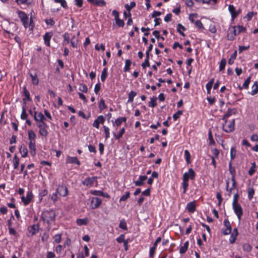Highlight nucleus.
Listing matches in <instances>:
<instances>
[{"instance_id":"f257e3e1","label":"nucleus","mask_w":258,"mask_h":258,"mask_svg":"<svg viewBox=\"0 0 258 258\" xmlns=\"http://www.w3.org/2000/svg\"><path fill=\"white\" fill-rule=\"evenodd\" d=\"M55 212L52 209L45 210L42 213L41 219L44 223L47 224V229L48 230L51 228V223L55 221Z\"/></svg>"},{"instance_id":"f03ea898","label":"nucleus","mask_w":258,"mask_h":258,"mask_svg":"<svg viewBox=\"0 0 258 258\" xmlns=\"http://www.w3.org/2000/svg\"><path fill=\"white\" fill-rule=\"evenodd\" d=\"M18 17L20 19L24 27L26 29L29 27V18L28 15L23 11H17Z\"/></svg>"},{"instance_id":"7ed1b4c3","label":"nucleus","mask_w":258,"mask_h":258,"mask_svg":"<svg viewBox=\"0 0 258 258\" xmlns=\"http://www.w3.org/2000/svg\"><path fill=\"white\" fill-rule=\"evenodd\" d=\"M234 125L235 119H233L230 121L225 120L223 125V130L226 133H230L234 130Z\"/></svg>"},{"instance_id":"20e7f679","label":"nucleus","mask_w":258,"mask_h":258,"mask_svg":"<svg viewBox=\"0 0 258 258\" xmlns=\"http://www.w3.org/2000/svg\"><path fill=\"white\" fill-rule=\"evenodd\" d=\"M232 207L235 214L237 215L239 220H240L243 215V210L241 205L239 204H236L232 205Z\"/></svg>"},{"instance_id":"39448f33","label":"nucleus","mask_w":258,"mask_h":258,"mask_svg":"<svg viewBox=\"0 0 258 258\" xmlns=\"http://www.w3.org/2000/svg\"><path fill=\"white\" fill-rule=\"evenodd\" d=\"M60 196L66 197L68 194V189L64 184L59 185L56 190Z\"/></svg>"},{"instance_id":"423d86ee","label":"nucleus","mask_w":258,"mask_h":258,"mask_svg":"<svg viewBox=\"0 0 258 258\" xmlns=\"http://www.w3.org/2000/svg\"><path fill=\"white\" fill-rule=\"evenodd\" d=\"M102 203V200L98 197H92L90 203V207L95 209L100 206Z\"/></svg>"},{"instance_id":"0eeeda50","label":"nucleus","mask_w":258,"mask_h":258,"mask_svg":"<svg viewBox=\"0 0 258 258\" xmlns=\"http://www.w3.org/2000/svg\"><path fill=\"white\" fill-rule=\"evenodd\" d=\"M33 198V195L32 191H28L27 192L26 197L22 196L21 200L23 202L24 205H28Z\"/></svg>"},{"instance_id":"6e6552de","label":"nucleus","mask_w":258,"mask_h":258,"mask_svg":"<svg viewBox=\"0 0 258 258\" xmlns=\"http://www.w3.org/2000/svg\"><path fill=\"white\" fill-rule=\"evenodd\" d=\"M196 176V173L194 170L190 168L187 172H185L183 175L182 179H186L188 181L189 179L194 180Z\"/></svg>"},{"instance_id":"1a4fd4ad","label":"nucleus","mask_w":258,"mask_h":258,"mask_svg":"<svg viewBox=\"0 0 258 258\" xmlns=\"http://www.w3.org/2000/svg\"><path fill=\"white\" fill-rule=\"evenodd\" d=\"M105 120V117L103 115H99L93 123V126L98 129L100 127V124L104 123Z\"/></svg>"},{"instance_id":"9d476101","label":"nucleus","mask_w":258,"mask_h":258,"mask_svg":"<svg viewBox=\"0 0 258 258\" xmlns=\"http://www.w3.org/2000/svg\"><path fill=\"white\" fill-rule=\"evenodd\" d=\"M236 27L233 26L231 28H229L228 31V34L227 35V38L228 40H234L235 36L236 35Z\"/></svg>"},{"instance_id":"9b49d317","label":"nucleus","mask_w":258,"mask_h":258,"mask_svg":"<svg viewBox=\"0 0 258 258\" xmlns=\"http://www.w3.org/2000/svg\"><path fill=\"white\" fill-rule=\"evenodd\" d=\"M228 10L231 15L232 20L235 19L241 12L240 10H239L238 11H236L234 6L232 5H229Z\"/></svg>"},{"instance_id":"f8f14e48","label":"nucleus","mask_w":258,"mask_h":258,"mask_svg":"<svg viewBox=\"0 0 258 258\" xmlns=\"http://www.w3.org/2000/svg\"><path fill=\"white\" fill-rule=\"evenodd\" d=\"M52 36H53V33L52 32H46L43 35V40L44 41V43L47 46H50V40L51 37H52Z\"/></svg>"},{"instance_id":"ddd939ff","label":"nucleus","mask_w":258,"mask_h":258,"mask_svg":"<svg viewBox=\"0 0 258 258\" xmlns=\"http://www.w3.org/2000/svg\"><path fill=\"white\" fill-rule=\"evenodd\" d=\"M26 99L23 98V107H22V111L21 115V118L23 120L26 119L28 116V115L26 113Z\"/></svg>"},{"instance_id":"4468645a","label":"nucleus","mask_w":258,"mask_h":258,"mask_svg":"<svg viewBox=\"0 0 258 258\" xmlns=\"http://www.w3.org/2000/svg\"><path fill=\"white\" fill-rule=\"evenodd\" d=\"M96 177H92L85 178L83 181V184L87 186H91L96 180Z\"/></svg>"},{"instance_id":"2eb2a0df","label":"nucleus","mask_w":258,"mask_h":258,"mask_svg":"<svg viewBox=\"0 0 258 258\" xmlns=\"http://www.w3.org/2000/svg\"><path fill=\"white\" fill-rule=\"evenodd\" d=\"M39 225L38 224H35L33 225L32 226H30L28 228V230L29 233L31 234V236H33L36 234L39 231Z\"/></svg>"},{"instance_id":"dca6fc26","label":"nucleus","mask_w":258,"mask_h":258,"mask_svg":"<svg viewBox=\"0 0 258 258\" xmlns=\"http://www.w3.org/2000/svg\"><path fill=\"white\" fill-rule=\"evenodd\" d=\"M90 3H91L96 6L103 7L106 5L104 0H87Z\"/></svg>"},{"instance_id":"f3484780","label":"nucleus","mask_w":258,"mask_h":258,"mask_svg":"<svg viewBox=\"0 0 258 258\" xmlns=\"http://www.w3.org/2000/svg\"><path fill=\"white\" fill-rule=\"evenodd\" d=\"M66 163L76 164L79 166H80L81 164L80 162L76 157H72L70 156H68L66 159Z\"/></svg>"},{"instance_id":"a211bd4d","label":"nucleus","mask_w":258,"mask_h":258,"mask_svg":"<svg viewBox=\"0 0 258 258\" xmlns=\"http://www.w3.org/2000/svg\"><path fill=\"white\" fill-rule=\"evenodd\" d=\"M93 195L102 196L108 199L110 198V196L106 192H104L101 190H93L91 191Z\"/></svg>"},{"instance_id":"6ab92c4d","label":"nucleus","mask_w":258,"mask_h":258,"mask_svg":"<svg viewBox=\"0 0 258 258\" xmlns=\"http://www.w3.org/2000/svg\"><path fill=\"white\" fill-rule=\"evenodd\" d=\"M236 113V109L235 108H229L226 113L223 116L222 120H226V118L229 117L232 114H235Z\"/></svg>"},{"instance_id":"aec40b11","label":"nucleus","mask_w":258,"mask_h":258,"mask_svg":"<svg viewBox=\"0 0 258 258\" xmlns=\"http://www.w3.org/2000/svg\"><path fill=\"white\" fill-rule=\"evenodd\" d=\"M147 179V176L146 175H141L139 176V179L137 181H134V183L136 186H142L144 181Z\"/></svg>"},{"instance_id":"412c9836","label":"nucleus","mask_w":258,"mask_h":258,"mask_svg":"<svg viewBox=\"0 0 258 258\" xmlns=\"http://www.w3.org/2000/svg\"><path fill=\"white\" fill-rule=\"evenodd\" d=\"M34 119L36 121H42V120H45V117L41 112L37 113L36 111L34 112Z\"/></svg>"},{"instance_id":"4be33fe9","label":"nucleus","mask_w":258,"mask_h":258,"mask_svg":"<svg viewBox=\"0 0 258 258\" xmlns=\"http://www.w3.org/2000/svg\"><path fill=\"white\" fill-rule=\"evenodd\" d=\"M29 148L32 156H35L36 155V142H29Z\"/></svg>"},{"instance_id":"5701e85b","label":"nucleus","mask_w":258,"mask_h":258,"mask_svg":"<svg viewBox=\"0 0 258 258\" xmlns=\"http://www.w3.org/2000/svg\"><path fill=\"white\" fill-rule=\"evenodd\" d=\"M186 209L190 213H194L196 210V206L195 201L188 203L186 206Z\"/></svg>"},{"instance_id":"b1692460","label":"nucleus","mask_w":258,"mask_h":258,"mask_svg":"<svg viewBox=\"0 0 258 258\" xmlns=\"http://www.w3.org/2000/svg\"><path fill=\"white\" fill-rule=\"evenodd\" d=\"M19 152L21 154L22 157H26L28 155V150L26 146L22 145L19 148Z\"/></svg>"},{"instance_id":"393cba45","label":"nucleus","mask_w":258,"mask_h":258,"mask_svg":"<svg viewBox=\"0 0 258 258\" xmlns=\"http://www.w3.org/2000/svg\"><path fill=\"white\" fill-rule=\"evenodd\" d=\"M48 125L39 127V134L44 137H46L48 135V132L47 131Z\"/></svg>"},{"instance_id":"a878e982","label":"nucleus","mask_w":258,"mask_h":258,"mask_svg":"<svg viewBox=\"0 0 258 258\" xmlns=\"http://www.w3.org/2000/svg\"><path fill=\"white\" fill-rule=\"evenodd\" d=\"M28 139L29 142H35L36 135L32 130L28 131Z\"/></svg>"},{"instance_id":"bb28decb","label":"nucleus","mask_w":258,"mask_h":258,"mask_svg":"<svg viewBox=\"0 0 258 258\" xmlns=\"http://www.w3.org/2000/svg\"><path fill=\"white\" fill-rule=\"evenodd\" d=\"M231 180L232 181V185L230 188H229L228 181L226 182V190L227 191H229L230 194L232 190L235 188L236 185V181L235 178H234L233 177H232Z\"/></svg>"},{"instance_id":"cd10ccee","label":"nucleus","mask_w":258,"mask_h":258,"mask_svg":"<svg viewBox=\"0 0 258 258\" xmlns=\"http://www.w3.org/2000/svg\"><path fill=\"white\" fill-rule=\"evenodd\" d=\"M89 222V220L87 218H85L83 219H77L76 220V223L78 225L82 226V225H86L88 224Z\"/></svg>"},{"instance_id":"c85d7f7f","label":"nucleus","mask_w":258,"mask_h":258,"mask_svg":"<svg viewBox=\"0 0 258 258\" xmlns=\"http://www.w3.org/2000/svg\"><path fill=\"white\" fill-rule=\"evenodd\" d=\"M12 162L13 163L14 168L15 169H17L18 168L19 165V158L16 154L15 155Z\"/></svg>"},{"instance_id":"c756f323","label":"nucleus","mask_w":258,"mask_h":258,"mask_svg":"<svg viewBox=\"0 0 258 258\" xmlns=\"http://www.w3.org/2000/svg\"><path fill=\"white\" fill-rule=\"evenodd\" d=\"M18 5L26 4L28 6L31 5L33 3L32 0H15Z\"/></svg>"},{"instance_id":"7c9ffc66","label":"nucleus","mask_w":258,"mask_h":258,"mask_svg":"<svg viewBox=\"0 0 258 258\" xmlns=\"http://www.w3.org/2000/svg\"><path fill=\"white\" fill-rule=\"evenodd\" d=\"M30 76L31 78L32 83L34 85H38L39 83V79L37 77V75L36 74H34L33 75L32 74L30 73Z\"/></svg>"},{"instance_id":"2f4dec72","label":"nucleus","mask_w":258,"mask_h":258,"mask_svg":"<svg viewBox=\"0 0 258 258\" xmlns=\"http://www.w3.org/2000/svg\"><path fill=\"white\" fill-rule=\"evenodd\" d=\"M98 107L100 111H102V110L107 108V105H106L105 103V100L103 99H101L100 100L98 103Z\"/></svg>"},{"instance_id":"473e14b6","label":"nucleus","mask_w":258,"mask_h":258,"mask_svg":"<svg viewBox=\"0 0 258 258\" xmlns=\"http://www.w3.org/2000/svg\"><path fill=\"white\" fill-rule=\"evenodd\" d=\"M188 241H186L183 246H181L180 248V249H179V252L180 254H183L184 253L187 248H188Z\"/></svg>"},{"instance_id":"72a5a7b5","label":"nucleus","mask_w":258,"mask_h":258,"mask_svg":"<svg viewBox=\"0 0 258 258\" xmlns=\"http://www.w3.org/2000/svg\"><path fill=\"white\" fill-rule=\"evenodd\" d=\"M185 30V28L184 26H183L181 24L179 23L177 25V31L182 36H184L185 34L182 32Z\"/></svg>"},{"instance_id":"f704fd0d","label":"nucleus","mask_w":258,"mask_h":258,"mask_svg":"<svg viewBox=\"0 0 258 258\" xmlns=\"http://www.w3.org/2000/svg\"><path fill=\"white\" fill-rule=\"evenodd\" d=\"M237 56V51L234 52L231 55L230 58L228 59V62L229 64H232Z\"/></svg>"},{"instance_id":"c9c22d12","label":"nucleus","mask_w":258,"mask_h":258,"mask_svg":"<svg viewBox=\"0 0 258 258\" xmlns=\"http://www.w3.org/2000/svg\"><path fill=\"white\" fill-rule=\"evenodd\" d=\"M229 170L232 175V177L235 178L236 170L234 167H232L231 161L229 163Z\"/></svg>"},{"instance_id":"e433bc0d","label":"nucleus","mask_w":258,"mask_h":258,"mask_svg":"<svg viewBox=\"0 0 258 258\" xmlns=\"http://www.w3.org/2000/svg\"><path fill=\"white\" fill-rule=\"evenodd\" d=\"M125 133V128L124 127L122 128L120 131H119V133L118 135H116L115 133H113V136L116 139L119 140L120 138H121L123 135Z\"/></svg>"},{"instance_id":"4c0bfd02","label":"nucleus","mask_w":258,"mask_h":258,"mask_svg":"<svg viewBox=\"0 0 258 258\" xmlns=\"http://www.w3.org/2000/svg\"><path fill=\"white\" fill-rule=\"evenodd\" d=\"M157 97H153L151 99L150 101L149 102V106L151 107H155L157 105Z\"/></svg>"},{"instance_id":"58836bf2","label":"nucleus","mask_w":258,"mask_h":258,"mask_svg":"<svg viewBox=\"0 0 258 258\" xmlns=\"http://www.w3.org/2000/svg\"><path fill=\"white\" fill-rule=\"evenodd\" d=\"M136 4L135 2H131L130 3V4L128 5V4H125L124 5V7L126 9V10L128 11V12H130L131 10L134 7H136Z\"/></svg>"},{"instance_id":"ea45409f","label":"nucleus","mask_w":258,"mask_h":258,"mask_svg":"<svg viewBox=\"0 0 258 258\" xmlns=\"http://www.w3.org/2000/svg\"><path fill=\"white\" fill-rule=\"evenodd\" d=\"M107 77V68H104L101 75V80L102 82H104Z\"/></svg>"},{"instance_id":"a19ab883","label":"nucleus","mask_w":258,"mask_h":258,"mask_svg":"<svg viewBox=\"0 0 258 258\" xmlns=\"http://www.w3.org/2000/svg\"><path fill=\"white\" fill-rule=\"evenodd\" d=\"M132 61L130 59H126L125 62V66L124 67V72H126L130 70V66L131 65Z\"/></svg>"},{"instance_id":"79ce46f5","label":"nucleus","mask_w":258,"mask_h":258,"mask_svg":"<svg viewBox=\"0 0 258 258\" xmlns=\"http://www.w3.org/2000/svg\"><path fill=\"white\" fill-rule=\"evenodd\" d=\"M136 95L137 93L135 92L131 91L128 94V98L127 102H132L134 100V97L136 96Z\"/></svg>"},{"instance_id":"37998d69","label":"nucleus","mask_w":258,"mask_h":258,"mask_svg":"<svg viewBox=\"0 0 258 258\" xmlns=\"http://www.w3.org/2000/svg\"><path fill=\"white\" fill-rule=\"evenodd\" d=\"M182 185L183 189V193L185 194L188 187V181H187L186 179H183Z\"/></svg>"},{"instance_id":"c03bdc74","label":"nucleus","mask_w":258,"mask_h":258,"mask_svg":"<svg viewBox=\"0 0 258 258\" xmlns=\"http://www.w3.org/2000/svg\"><path fill=\"white\" fill-rule=\"evenodd\" d=\"M255 168H256V164L255 162H253L251 163V167L248 171V174L250 176H252L254 173L255 172Z\"/></svg>"},{"instance_id":"a18cd8bd","label":"nucleus","mask_w":258,"mask_h":258,"mask_svg":"<svg viewBox=\"0 0 258 258\" xmlns=\"http://www.w3.org/2000/svg\"><path fill=\"white\" fill-rule=\"evenodd\" d=\"M23 93L24 95L25 96L26 100H28L29 101H31V99L30 98L29 92L27 90L26 87H23Z\"/></svg>"},{"instance_id":"49530a36","label":"nucleus","mask_w":258,"mask_h":258,"mask_svg":"<svg viewBox=\"0 0 258 258\" xmlns=\"http://www.w3.org/2000/svg\"><path fill=\"white\" fill-rule=\"evenodd\" d=\"M226 64V59L224 58H223L220 62V66H219V71H222V70H224Z\"/></svg>"},{"instance_id":"de8ad7c7","label":"nucleus","mask_w":258,"mask_h":258,"mask_svg":"<svg viewBox=\"0 0 258 258\" xmlns=\"http://www.w3.org/2000/svg\"><path fill=\"white\" fill-rule=\"evenodd\" d=\"M130 191H126L125 192V194L122 196L120 199L119 202H121L122 201H126L130 197Z\"/></svg>"},{"instance_id":"09e8293b","label":"nucleus","mask_w":258,"mask_h":258,"mask_svg":"<svg viewBox=\"0 0 258 258\" xmlns=\"http://www.w3.org/2000/svg\"><path fill=\"white\" fill-rule=\"evenodd\" d=\"M254 194V189L252 187L248 188V198L249 200H251Z\"/></svg>"},{"instance_id":"8fccbe9b","label":"nucleus","mask_w":258,"mask_h":258,"mask_svg":"<svg viewBox=\"0 0 258 258\" xmlns=\"http://www.w3.org/2000/svg\"><path fill=\"white\" fill-rule=\"evenodd\" d=\"M79 89L80 91L84 93H87L88 91V88L87 85L83 83L80 84Z\"/></svg>"},{"instance_id":"3c124183","label":"nucleus","mask_w":258,"mask_h":258,"mask_svg":"<svg viewBox=\"0 0 258 258\" xmlns=\"http://www.w3.org/2000/svg\"><path fill=\"white\" fill-rule=\"evenodd\" d=\"M237 235L236 233H232L229 238L230 243L231 244L234 243L237 239Z\"/></svg>"},{"instance_id":"603ef678","label":"nucleus","mask_w":258,"mask_h":258,"mask_svg":"<svg viewBox=\"0 0 258 258\" xmlns=\"http://www.w3.org/2000/svg\"><path fill=\"white\" fill-rule=\"evenodd\" d=\"M242 247L243 250L246 252H250L252 249L251 246L248 243H244Z\"/></svg>"},{"instance_id":"864d4df0","label":"nucleus","mask_w":258,"mask_h":258,"mask_svg":"<svg viewBox=\"0 0 258 258\" xmlns=\"http://www.w3.org/2000/svg\"><path fill=\"white\" fill-rule=\"evenodd\" d=\"M254 88L252 89L250 94L252 95H254L258 93V84H255V82L254 83V84L252 86V88Z\"/></svg>"},{"instance_id":"5fc2aeb1","label":"nucleus","mask_w":258,"mask_h":258,"mask_svg":"<svg viewBox=\"0 0 258 258\" xmlns=\"http://www.w3.org/2000/svg\"><path fill=\"white\" fill-rule=\"evenodd\" d=\"M236 151L234 147H232L230 150L231 160H233L236 156Z\"/></svg>"},{"instance_id":"6e6d98bb","label":"nucleus","mask_w":258,"mask_h":258,"mask_svg":"<svg viewBox=\"0 0 258 258\" xmlns=\"http://www.w3.org/2000/svg\"><path fill=\"white\" fill-rule=\"evenodd\" d=\"M183 113V111L182 110H178L176 113L173 114V118L174 120H176L180 116V115H182Z\"/></svg>"},{"instance_id":"4d7b16f0","label":"nucleus","mask_w":258,"mask_h":258,"mask_svg":"<svg viewBox=\"0 0 258 258\" xmlns=\"http://www.w3.org/2000/svg\"><path fill=\"white\" fill-rule=\"evenodd\" d=\"M64 38V42L66 44H68L70 43V35L68 33L66 32L63 35Z\"/></svg>"},{"instance_id":"13d9d810","label":"nucleus","mask_w":258,"mask_h":258,"mask_svg":"<svg viewBox=\"0 0 258 258\" xmlns=\"http://www.w3.org/2000/svg\"><path fill=\"white\" fill-rule=\"evenodd\" d=\"M119 227L123 230H127L126 223L124 220H121L120 221Z\"/></svg>"},{"instance_id":"bf43d9fd","label":"nucleus","mask_w":258,"mask_h":258,"mask_svg":"<svg viewBox=\"0 0 258 258\" xmlns=\"http://www.w3.org/2000/svg\"><path fill=\"white\" fill-rule=\"evenodd\" d=\"M54 1L55 3H58L60 4L61 6L63 8H65V9L67 8L68 6H67V2L65 0H54Z\"/></svg>"},{"instance_id":"052dcab7","label":"nucleus","mask_w":258,"mask_h":258,"mask_svg":"<svg viewBox=\"0 0 258 258\" xmlns=\"http://www.w3.org/2000/svg\"><path fill=\"white\" fill-rule=\"evenodd\" d=\"M104 133L105 134V139H108L110 137L109 128L106 126H103Z\"/></svg>"},{"instance_id":"680f3d73","label":"nucleus","mask_w":258,"mask_h":258,"mask_svg":"<svg viewBox=\"0 0 258 258\" xmlns=\"http://www.w3.org/2000/svg\"><path fill=\"white\" fill-rule=\"evenodd\" d=\"M61 234H57L53 236V239H54V241L57 243H58L61 241Z\"/></svg>"},{"instance_id":"e2e57ef3","label":"nucleus","mask_w":258,"mask_h":258,"mask_svg":"<svg viewBox=\"0 0 258 258\" xmlns=\"http://www.w3.org/2000/svg\"><path fill=\"white\" fill-rule=\"evenodd\" d=\"M208 138H209V140L210 141V145L214 144H215V141H214V140L213 139L212 134V132H211V130L209 131V132H208Z\"/></svg>"},{"instance_id":"0e129e2a","label":"nucleus","mask_w":258,"mask_h":258,"mask_svg":"<svg viewBox=\"0 0 258 258\" xmlns=\"http://www.w3.org/2000/svg\"><path fill=\"white\" fill-rule=\"evenodd\" d=\"M48 194V191H47V190L44 189H43V190H41V191H40L39 192V197H40V200H42V198L45 196H46Z\"/></svg>"},{"instance_id":"69168bd1","label":"nucleus","mask_w":258,"mask_h":258,"mask_svg":"<svg viewBox=\"0 0 258 258\" xmlns=\"http://www.w3.org/2000/svg\"><path fill=\"white\" fill-rule=\"evenodd\" d=\"M196 26L200 29H204V27L200 20H197L195 22Z\"/></svg>"},{"instance_id":"338daca9","label":"nucleus","mask_w":258,"mask_h":258,"mask_svg":"<svg viewBox=\"0 0 258 258\" xmlns=\"http://www.w3.org/2000/svg\"><path fill=\"white\" fill-rule=\"evenodd\" d=\"M184 155L185 156V159L187 163H190V154L188 150H186L184 151Z\"/></svg>"},{"instance_id":"774afa93","label":"nucleus","mask_w":258,"mask_h":258,"mask_svg":"<svg viewBox=\"0 0 258 258\" xmlns=\"http://www.w3.org/2000/svg\"><path fill=\"white\" fill-rule=\"evenodd\" d=\"M141 66L143 69H145L147 67H149V58L146 57L144 62L142 63Z\"/></svg>"}]
</instances>
